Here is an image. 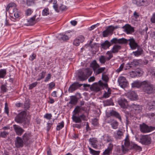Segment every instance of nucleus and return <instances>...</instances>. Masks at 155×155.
<instances>
[{
	"mask_svg": "<svg viewBox=\"0 0 155 155\" xmlns=\"http://www.w3.org/2000/svg\"><path fill=\"white\" fill-rule=\"evenodd\" d=\"M81 106H77L73 111L74 114L72 116V119L73 121L76 123H81L82 122V120L84 121L87 120L86 117L84 114H83L79 116H76L81 112Z\"/></svg>",
	"mask_w": 155,
	"mask_h": 155,
	"instance_id": "nucleus-1",
	"label": "nucleus"
},
{
	"mask_svg": "<svg viewBox=\"0 0 155 155\" xmlns=\"http://www.w3.org/2000/svg\"><path fill=\"white\" fill-rule=\"evenodd\" d=\"M142 88L143 91L146 93L150 94L154 91V87L153 84L148 81H144L142 82Z\"/></svg>",
	"mask_w": 155,
	"mask_h": 155,
	"instance_id": "nucleus-2",
	"label": "nucleus"
},
{
	"mask_svg": "<svg viewBox=\"0 0 155 155\" xmlns=\"http://www.w3.org/2000/svg\"><path fill=\"white\" fill-rule=\"evenodd\" d=\"M91 69L87 68L84 70V72L81 71L79 72L78 77L79 80L84 81L87 79V77L91 76L92 73Z\"/></svg>",
	"mask_w": 155,
	"mask_h": 155,
	"instance_id": "nucleus-3",
	"label": "nucleus"
},
{
	"mask_svg": "<svg viewBox=\"0 0 155 155\" xmlns=\"http://www.w3.org/2000/svg\"><path fill=\"white\" fill-rule=\"evenodd\" d=\"M107 84L106 82L103 83L99 81L98 84L95 83L93 84L91 86V88L94 91L98 92L102 89L103 87L107 88Z\"/></svg>",
	"mask_w": 155,
	"mask_h": 155,
	"instance_id": "nucleus-4",
	"label": "nucleus"
},
{
	"mask_svg": "<svg viewBox=\"0 0 155 155\" xmlns=\"http://www.w3.org/2000/svg\"><path fill=\"white\" fill-rule=\"evenodd\" d=\"M26 116V112L25 111H21L16 117L15 120L19 123H24L25 120Z\"/></svg>",
	"mask_w": 155,
	"mask_h": 155,
	"instance_id": "nucleus-5",
	"label": "nucleus"
},
{
	"mask_svg": "<svg viewBox=\"0 0 155 155\" xmlns=\"http://www.w3.org/2000/svg\"><path fill=\"white\" fill-rule=\"evenodd\" d=\"M140 128L141 132L143 133H148L153 130V127H149L144 123L140 124Z\"/></svg>",
	"mask_w": 155,
	"mask_h": 155,
	"instance_id": "nucleus-6",
	"label": "nucleus"
},
{
	"mask_svg": "<svg viewBox=\"0 0 155 155\" xmlns=\"http://www.w3.org/2000/svg\"><path fill=\"white\" fill-rule=\"evenodd\" d=\"M101 139L105 143H108L109 145H113L114 144L113 138L108 134H105L103 136Z\"/></svg>",
	"mask_w": 155,
	"mask_h": 155,
	"instance_id": "nucleus-7",
	"label": "nucleus"
},
{
	"mask_svg": "<svg viewBox=\"0 0 155 155\" xmlns=\"http://www.w3.org/2000/svg\"><path fill=\"white\" fill-rule=\"evenodd\" d=\"M118 81L119 86L122 88H124L128 85V84L126 79L123 76L119 77Z\"/></svg>",
	"mask_w": 155,
	"mask_h": 155,
	"instance_id": "nucleus-8",
	"label": "nucleus"
},
{
	"mask_svg": "<svg viewBox=\"0 0 155 155\" xmlns=\"http://www.w3.org/2000/svg\"><path fill=\"white\" fill-rule=\"evenodd\" d=\"M127 40L124 38L118 39L116 38H114L111 40L110 42L111 45L114 44H126Z\"/></svg>",
	"mask_w": 155,
	"mask_h": 155,
	"instance_id": "nucleus-9",
	"label": "nucleus"
},
{
	"mask_svg": "<svg viewBox=\"0 0 155 155\" xmlns=\"http://www.w3.org/2000/svg\"><path fill=\"white\" fill-rule=\"evenodd\" d=\"M134 3L137 6H147L150 4L149 2L147 0H134Z\"/></svg>",
	"mask_w": 155,
	"mask_h": 155,
	"instance_id": "nucleus-10",
	"label": "nucleus"
},
{
	"mask_svg": "<svg viewBox=\"0 0 155 155\" xmlns=\"http://www.w3.org/2000/svg\"><path fill=\"white\" fill-rule=\"evenodd\" d=\"M140 141L143 144H149L151 142V139L147 136H143L140 139Z\"/></svg>",
	"mask_w": 155,
	"mask_h": 155,
	"instance_id": "nucleus-11",
	"label": "nucleus"
},
{
	"mask_svg": "<svg viewBox=\"0 0 155 155\" xmlns=\"http://www.w3.org/2000/svg\"><path fill=\"white\" fill-rule=\"evenodd\" d=\"M118 103L120 107L123 108H126L128 105L127 100L123 98H120L118 100Z\"/></svg>",
	"mask_w": 155,
	"mask_h": 155,
	"instance_id": "nucleus-12",
	"label": "nucleus"
},
{
	"mask_svg": "<svg viewBox=\"0 0 155 155\" xmlns=\"http://www.w3.org/2000/svg\"><path fill=\"white\" fill-rule=\"evenodd\" d=\"M13 127L16 134L18 135L21 136L24 131V130L18 125H14Z\"/></svg>",
	"mask_w": 155,
	"mask_h": 155,
	"instance_id": "nucleus-13",
	"label": "nucleus"
},
{
	"mask_svg": "<svg viewBox=\"0 0 155 155\" xmlns=\"http://www.w3.org/2000/svg\"><path fill=\"white\" fill-rule=\"evenodd\" d=\"M124 31L127 34H131L134 31V28L129 25H126L123 27Z\"/></svg>",
	"mask_w": 155,
	"mask_h": 155,
	"instance_id": "nucleus-14",
	"label": "nucleus"
},
{
	"mask_svg": "<svg viewBox=\"0 0 155 155\" xmlns=\"http://www.w3.org/2000/svg\"><path fill=\"white\" fill-rule=\"evenodd\" d=\"M127 43L128 41H129V45L130 48L132 49H135L138 46L137 44L135 42L133 38L129 39H127Z\"/></svg>",
	"mask_w": 155,
	"mask_h": 155,
	"instance_id": "nucleus-15",
	"label": "nucleus"
},
{
	"mask_svg": "<svg viewBox=\"0 0 155 155\" xmlns=\"http://www.w3.org/2000/svg\"><path fill=\"white\" fill-rule=\"evenodd\" d=\"M81 85H80L78 83H74L70 86L68 89V91L70 92H72Z\"/></svg>",
	"mask_w": 155,
	"mask_h": 155,
	"instance_id": "nucleus-16",
	"label": "nucleus"
},
{
	"mask_svg": "<svg viewBox=\"0 0 155 155\" xmlns=\"http://www.w3.org/2000/svg\"><path fill=\"white\" fill-rule=\"evenodd\" d=\"M114 28L113 26H110L106 30L103 31V35L104 37H107L110 34H112Z\"/></svg>",
	"mask_w": 155,
	"mask_h": 155,
	"instance_id": "nucleus-17",
	"label": "nucleus"
},
{
	"mask_svg": "<svg viewBox=\"0 0 155 155\" xmlns=\"http://www.w3.org/2000/svg\"><path fill=\"white\" fill-rule=\"evenodd\" d=\"M84 40V37L82 36H80L74 40L73 44L75 46H78L79 45L80 43L83 42Z\"/></svg>",
	"mask_w": 155,
	"mask_h": 155,
	"instance_id": "nucleus-18",
	"label": "nucleus"
},
{
	"mask_svg": "<svg viewBox=\"0 0 155 155\" xmlns=\"http://www.w3.org/2000/svg\"><path fill=\"white\" fill-rule=\"evenodd\" d=\"M127 97L131 100H135L137 97V95L134 91H130L127 93Z\"/></svg>",
	"mask_w": 155,
	"mask_h": 155,
	"instance_id": "nucleus-19",
	"label": "nucleus"
},
{
	"mask_svg": "<svg viewBox=\"0 0 155 155\" xmlns=\"http://www.w3.org/2000/svg\"><path fill=\"white\" fill-rule=\"evenodd\" d=\"M131 149L130 146H121V150H118L119 153H125L128 151L129 150Z\"/></svg>",
	"mask_w": 155,
	"mask_h": 155,
	"instance_id": "nucleus-20",
	"label": "nucleus"
},
{
	"mask_svg": "<svg viewBox=\"0 0 155 155\" xmlns=\"http://www.w3.org/2000/svg\"><path fill=\"white\" fill-rule=\"evenodd\" d=\"M111 45V43L107 40H106L101 45V47L104 49L106 50Z\"/></svg>",
	"mask_w": 155,
	"mask_h": 155,
	"instance_id": "nucleus-21",
	"label": "nucleus"
},
{
	"mask_svg": "<svg viewBox=\"0 0 155 155\" xmlns=\"http://www.w3.org/2000/svg\"><path fill=\"white\" fill-rule=\"evenodd\" d=\"M130 106L137 113H140L142 107L139 105H136L133 104L131 105Z\"/></svg>",
	"mask_w": 155,
	"mask_h": 155,
	"instance_id": "nucleus-22",
	"label": "nucleus"
},
{
	"mask_svg": "<svg viewBox=\"0 0 155 155\" xmlns=\"http://www.w3.org/2000/svg\"><path fill=\"white\" fill-rule=\"evenodd\" d=\"M108 123H110V125L112 129H116L117 128L118 126V123L116 120H111V121L110 122L108 121L107 122Z\"/></svg>",
	"mask_w": 155,
	"mask_h": 155,
	"instance_id": "nucleus-23",
	"label": "nucleus"
},
{
	"mask_svg": "<svg viewBox=\"0 0 155 155\" xmlns=\"http://www.w3.org/2000/svg\"><path fill=\"white\" fill-rule=\"evenodd\" d=\"M129 136L128 134H127L126 137L124 139V144L125 145H137V144H135L133 142H130L129 140Z\"/></svg>",
	"mask_w": 155,
	"mask_h": 155,
	"instance_id": "nucleus-24",
	"label": "nucleus"
},
{
	"mask_svg": "<svg viewBox=\"0 0 155 155\" xmlns=\"http://www.w3.org/2000/svg\"><path fill=\"white\" fill-rule=\"evenodd\" d=\"M110 116H114L118 118L120 121L121 120V117L119 113L115 111L112 110L110 111Z\"/></svg>",
	"mask_w": 155,
	"mask_h": 155,
	"instance_id": "nucleus-25",
	"label": "nucleus"
},
{
	"mask_svg": "<svg viewBox=\"0 0 155 155\" xmlns=\"http://www.w3.org/2000/svg\"><path fill=\"white\" fill-rule=\"evenodd\" d=\"M113 147L109 146L103 152L102 155H110L112 153Z\"/></svg>",
	"mask_w": 155,
	"mask_h": 155,
	"instance_id": "nucleus-26",
	"label": "nucleus"
},
{
	"mask_svg": "<svg viewBox=\"0 0 155 155\" xmlns=\"http://www.w3.org/2000/svg\"><path fill=\"white\" fill-rule=\"evenodd\" d=\"M121 48V46L118 45H114L111 51L113 53H116L118 52L119 51Z\"/></svg>",
	"mask_w": 155,
	"mask_h": 155,
	"instance_id": "nucleus-27",
	"label": "nucleus"
},
{
	"mask_svg": "<svg viewBox=\"0 0 155 155\" xmlns=\"http://www.w3.org/2000/svg\"><path fill=\"white\" fill-rule=\"evenodd\" d=\"M36 16H34L32 17L31 18L28 20V25H33L36 23L35 20Z\"/></svg>",
	"mask_w": 155,
	"mask_h": 155,
	"instance_id": "nucleus-28",
	"label": "nucleus"
},
{
	"mask_svg": "<svg viewBox=\"0 0 155 155\" xmlns=\"http://www.w3.org/2000/svg\"><path fill=\"white\" fill-rule=\"evenodd\" d=\"M142 82H140L139 81H135L132 83V87H133L139 88L141 87L142 88Z\"/></svg>",
	"mask_w": 155,
	"mask_h": 155,
	"instance_id": "nucleus-29",
	"label": "nucleus"
},
{
	"mask_svg": "<svg viewBox=\"0 0 155 155\" xmlns=\"http://www.w3.org/2000/svg\"><path fill=\"white\" fill-rule=\"evenodd\" d=\"M91 65L94 72L100 67L99 65L97 64L95 60H94L91 63Z\"/></svg>",
	"mask_w": 155,
	"mask_h": 155,
	"instance_id": "nucleus-30",
	"label": "nucleus"
},
{
	"mask_svg": "<svg viewBox=\"0 0 155 155\" xmlns=\"http://www.w3.org/2000/svg\"><path fill=\"white\" fill-rule=\"evenodd\" d=\"M77 98L75 96H71L70 97V101L69 102V104H75L77 103Z\"/></svg>",
	"mask_w": 155,
	"mask_h": 155,
	"instance_id": "nucleus-31",
	"label": "nucleus"
},
{
	"mask_svg": "<svg viewBox=\"0 0 155 155\" xmlns=\"http://www.w3.org/2000/svg\"><path fill=\"white\" fill-rule=\"evenodd\" d=\"M100 63L102 64H105L106 61H108L107 57L104 55H101L99 58Z\"/></svg>",
	"mask_w": 155,
	"mask_h": 155,
	"instance_id": "nucleus-32",
	"label": "nucleus"
},
{
	"mask_svg": "<svg viewBox=\"0 0 155 155\" xmlns=\"http://www.w3.org/2000/svg\"><path fill=\"white\" fill-rule=\"evenodd\" d=\"M89 142L91 145H97L98 141L97 138H90L89 139Z\"/></svg>",
	"mask_w": 155,
	"mask_h": 155,
	"instance_id": "nucleus-33",
	"label": "nucleus"
},
{
	"mask_svg": "<svg viewBox=\"0 0 155 155\" xmlns=\"http://www.w3.org/2000/svg\"><path fill=\"white\" fill-rule=\"evenodd\" d=\"M105 67H99L94 72L95 73V74L97 75L103 72L105 70Z\"/></svg>",
	"mask_w": 155,
	"mask_h": 155,
	"instance_id": "nucleus-34",
	"label": "nucleus"
},
{
	"mask_svg": "<svg viewBox=\"0 0 155 155\" xmlns=\"http://www.w3.org/2000/svg\"><path fill=\"white\" fill-rule=\"evenodd\" d=\"M123 135V131L120 130H118L117 131V133L115 134L114 136L116 138L120 139Z\"/></svg>",
	"mask_w": 155,
	"mask_h": 155,
	"instance_id": "nucleus-35",
	"label": "nucleus"
},
{
	"mask_svg": "<svg viewBox=\"0 0 155 155\" xmlns=\"http://www.w3.org/2000/svg\"><path fill=\"white\" fill-rule=\"evenodd\" d=\"M31 137V134L28 133H25L23 136V139L24 142L28 141Z\"/></svg>",
	"mask_w": 155,
	"mask_h": 155,
	"instance_id": "nucleus-36",
	"label": "nucleus"
},
{
	"mask_svg": "<svg viewBox=\"0 0 155 155\" xmlns=\"http://www.w3.org/2000/svg\"><path fill=\"white\" fill-rule=\"evenodd\" d=\"M147 105L150 109H153L155 108V101H151L148 103Z\"/></svg>",
	"mask_w": 155,
	"mask_h": 155,
	"instance_id": "nucleus-37",
	"label": "nucleus"
},
{
	"mask_svg": "<svg viewBox=\"0 0 155 155\" xmlns=\"http://www.w3.org/2000/svg\"><path fill=\"white\" fill-rule=\"evenodd\" d=\"M23 143L24 141L21 137H16L15 142L16 144H17L19 145H23Z\"/></svg>",
	"mask_w": 155,
	"mask_h": 155,
	"instance_id": "nucleus-38",
	"label": "nucleus"
},
{
	"mask_svg": "<svg viewBox=\"0 0 155 155\" xmlns=\"http://www.w3.org/2000/svg\"><path fill=\"white\" fill-rule=\"evenodd\" d=\"M59 39H60L61 38L63 40H66L69 39L68 37L65 35H63L61 34H59L58 37Z\"/></svg>",
	"mask_w": 155,
	"mask_h": 155,
	"instance_id": "nucleus-39",
	"label": "nucleus"
},
{
	"mask_svg": "<svg viewBox=\"0 0 155 155\" xmlns=\"http://www.w3.org/2000/svg\"><path fill=\"white\" fill-rule=\"evenodd\" d=\"M107 92H105L103 95V97L105 98H107L109 97L111 94V90L110 88H107Z\"/></svg>",
	"mask_w": 155,
	"mask_h": 155,
	"instance_id": "nucleus-40",
	"label": "nucleus"
},
{
	"mask_svg": "<svg viewBox=\"0 0 155 155\" xmlns=\"http://www.w3.org/2000/svg\"><path fill=\"white\" fill-rule=\"evenodd\" d=\"M113 53L112 52V51L111 50L108 51L106 52V54L108 56L107 57V61H109L113 57Z\"/></svg>",
	"mask_w": 155,
	"mask_h": 155,
	"instance_id": "nucleus-41",
	"label": "nucleus"
},
{
	"mask_svg": "<svg viewBox=\"0 0 155 155\" xmlns=\"http://www.w3.org/2000/svg\"><path fill=\"white\" fill-rule=\"evenodd\" d=\"M104 104L105 106H107L110 105H114L111 99L107 100L104 101Z\"/></svg>",
	"mask_w": 155,
	"mask_h": 155,
	"instance_id": "nucleus-42",
	"label": "nucleus"
},
{
	"mask_svg": "<svg viewBox=\"0 0 155 155\" xmlns=\"http://www.w3.org/2000/svg\"><path fill=\"white\" fill-rule=\"evenodd\" d=\"M46 72L43 71L40 73L38 76V78L37 79V81H39L41 79L44 78L45 76Z\"/></svg>",
	"mask_w": 155,
	"mask_h": 155,
	"instance_id": "nucleus-43",
	"label": "nucleus"
},
{
	"mask_svg": "<svg viewBox=\"0 0 155 155\" xmlns=\"http://www.w3.org/2000/svg\"><path fill=\"white\" fill-rule=\"evenodd\" d=\"M89 147V149L90 151V153L91 154H92L93 155H99L100 152V151H95L93 149H92L90 147H89Z\"/></svg>",
	"mask_w": 155,
	"mask_h": 155,
	"instance_id": "nucleus-44",
	"label": "nucleus"
},
{
	"mask_svg": "<svg viewBox=\"0 0 155 155\" xmlns=\"http://www.w3.org/2000/svg\"><path fill=\"white\" fill-rule=\"evenodd\" d=\"M143 51V50L140 49L136 51L133 52V53L135 56H138L142 54Z\"/></svg>",
	"mask_w": 155,
	"mask_h": 155,
	"instance_id": "nucleus-45",
	"label": "nucleus"
},
{
	"mask_svg": "<svg viewBox=\"0 0 155 155\" xmlns=\"http://www.w3.org/2000/svg\"><path fill=\"white\" fill-rule=\"evenodd\" d=\"M49 9L48 8H45L42 11V14L43 16H47L49 14Z\"/></svg>",
	"mask_w": 155,
	"mask_h": 155,
	"instance_id": "nucleus-46",
	"label": "nucleus"
},
{
	"mask_svg": "<svg viewBox=\"0 0 155 155\" xmlns=\"http://www.w3.org/2000/svg\"><path fill=\"white\" fill-rule=\"evenodd\" d=\"M13 13L14 16L15 18V19L18 18L19 17V14L17 8H14L13 9Z\"/></svg>",
	"mask_w": 155,
	"mask_h": 155,
	"instance_id": "nucleus-47",
	"label": "nucleus"
},
{
	"mask_svg": "<svg viewBox=\"0 0 155 155\" xmlns=\"http://www.w3.org/2000/svg\"><path fill=\"white\" fill-rule=\"evenodd\" d=\"M8 134L9 133L8 132L5 131L0 132V137L5 138H6Z\"/></svg>",
	"mask_w": 155,
	"mask_h": 155,
	"instance_id": "nucleus-48",
	"label": "nucleus"
},
{
	"mask_svg": "<svg viewBox=\"0 0 155 155\" xmlns=\"http://www.w3.org/2000/svg\"><path fill=\"white\" fill-rule=\"evenodd\" d=\"M130 62L132 67L136 66L139 64V61L137 60H134Z\"/></svg>",
	"mask_w": 155,
	"mask_h": 155,
	"instance_id": "nucleus-49",
	"label": "nucleus"
},
{
	"mask_svg": "<svg viewBox=\"0 0 155 155\" xmlns=\"http://www.w3.org/2000/svg\"><path fill=\"white\" fill-rule=\"evenodd\" d=\"M64 126V122L62 121L61 123L58 124V125L57 126L56 130H59Z\"/></svg>",
	"mask_w": 155,
	"mask_h": 155,
	"instance_id": "nucleus-50",
	"label": "nucleus"
},
{
	"mask_svg": "<svg viewBox=\"0 0 155 155\" xmlns=\"http://www.w3.org/2000/svg\"><path fill=\"white\" fill-rule=\"evenodd\" d=\"M6 74V71L5 70H0V78H4Z\"/></svg>",
	"mask_w": 155,
	"mask_h": 155,
	"instance_id": "nucleus-51",
	"label": "nucleus"
},
{
	"mask_svg": "<svg viewBox=\"0 0 155 155\" xmlns=\"http://www.w3.org/2000/svg\"><path fill=\"white\" fill-rule=\"evenodd\" d=\"M131 149H133L137 151H140L141 150L142 148L140 146H130Z\"/></svg>",
	"mask_w": 155,
	"mask_h": 155,
	"instance_id": "nucleus-52",
	"label": "nucleus"
},
{
	"mask_svg": "<svg viewBox=\"0 0 155 155\" xmlns=\"http://www.w3.org/2000/svg\"><path fill=\"white\" fill-rule=\"evenodd\" d=\"M26 3L28 6H31L34 4L35 1L34 0H27Z\"/></svg>",
	"mask_w": 155,
	"mask_h": 155,
	"instance_id": "nucleus-53",
	"label": "nucleus"
},
{
	"mask_svg": "<svg viewBox=\"0 0 155 155\" xmlns=\"http://www.w3.org/2000/svg\"><path fill=\"white\" fill-rule=\"evenodd\" d=\"M0 88L2 91L4 92H6L7 91V89L6 85L4 84L2 85L0 87Z\"/></svg>",
	"mask_w": 155,
	"mask_h": 155,
	"instance_id": "nucleus-54",
	"label": "nucleus"
},
{
	"mask_svg": "<svg viewBox=\"0 0 155 155\" xmlns=\"http://www.w3.org/2000/svg\"><path fill=\"white\" fill-rule=\"evenodd\" d=\"M52 115L51 114L46 113L44 116V118L48 120H50L51 118Z\"/></svg>",
	"mask_w": 155,
	"mask_h": 155,
	"instance_id": "nucleus-55",
	"label": "nucleus"
},
{
	"mask_svg": "<svg viewBox=\"0 0 155 155\" xmlns=\"http://www.w3.org/2000/svg\"><path fill=\"white\" fill-rule=\"evenodd\" d=\"M38 84L37 82L32 83L29 85V89H32L34 87H35Z\"/></svg>",
	"mask_w": 155,
	"mask_h": 155,
	"instance_id": "nucleus-56",
	"label": "nucleus"
},
{
	"mask_svg": "<svg viewBox=\"0 0 155 155\" xmlns=\"http://www.w3.org/2000/svg\"><path fill=\"white\" fill-rule=\"evenodd\" d=\"M5 112L8 115L9 113V109L8 107V104L7 103L5 104Z\"/></svg>",
	"mask_w": 155,
	"mask_h": 155,
	"instance_id": "nucleus-57",
	"label": "nucleus"
},
{
	"mask_svg": "<svg viewBox=\"0 0 155 155\" xmlns=\"http://www.w3.org/2000/svg\"><path fill=\"white\" fill-rule=\"evenodd\" d=\"M124 63L122 64L120 66L119 68L117 69L116 71L117 73H119L120 71H121L123 68L124 67Z\"/></svg>",
	"mask_w": 155,
	"mask_h": 155,
	"instance_id": "nucleus-58",
	"label": "nucleus"
},
{
	"mask_svg": "<svg viewBox=\"0 0 155 155\" xmlns=\"http://www.w3.org/2000/svg\"><path fill=\"white\" fill-rule=\"evenodd\" d=\"M29 104L28 103H25L23 104V108L25 110L28 109L29 107Z\"/></svg>",
	"mask_w": 155,
	"mask_h": 155,
	"instance_id": "nucleus-59",
	"label": "nucleus"
},
{
	"mask_svg": "<svg viewBox=\"0 0 155 155\" xmlns=\"http://www.w3.org/2000/svg\"><path fill=\"white\" fill-rule=\"evenodd\" d=\"M102 78L103 81H104L106 82H107L108 80V78L107 76L106 75L104 74H102Z\"/></svg>",
	"mask_w": 155,
	"mask_h": 155,
	"instance_id": "nucleus-60",
	"label": "nucleus"
},
{
	"mask_svg": "<svg viewBox=\"0 0 155 155\" xmlns=\"http://www.w3.org/2000/svg\"><path fill=\"white\" fill-rule=\"evenodd\" d=\"M32 12L33 11L31 9L28 8L26 11V14L27 16L30 15L31 14Z\"/></svg>",
	"mask_w": 155,
	"mask_h": 155,
	"instance_id": "nucleus-61",
	"label": "nucleus"
},
{
	"mask_svg": "<svg viewBox=\"0 0 155 155\" xmlns=\"http://www.w3.org/2000/svg\"><path fill=\"white\" fill-rule=\"evenodd\" d=\"M53 124L50 123H48L47 124V130L48 131L51 127Z\"/></svg>",
	"mask_w": 155,
	"mask_h": 155,
	"instance_id": "nucleus-62",
	"label": "nucleus"
},
{
	"mask_svg": "<svg viewBox=\"0 0 155 155\" xmlns=\"http://www.w3.org/2000/svg\"><path fill=\"white\" fill-rule=\"evenodd\" d=\"M48 88L50 90H51L54 87L55 84L53 82H51L49 84Z\"/></svg>",
	"mask_w": 155,
	"mask_h": 155,
	"instance_id": "nucleus-63",
	"label": "nucleus"
},
{
	"mask_svg": "<svg viewBox=\"0 0 155 155\" xmlns=\"http://www.w3.org/2000/svg\"><path fill=\"white\" fill-rule=\"evenodd\" d=\"M92 123L94 125H97L98 124L97 119L96 118H94L92 120Z\"/></svg>",
	"mask_w": 155,
	"mask_h": 155,
	"instance_id": "nucleus-64",
	"label": "nucleus"
}]
</instances>
